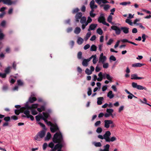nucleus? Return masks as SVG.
<instances>
[{"mask_svg": "<svg viewBox=\"0 0 151 151\" xmlns=\"http://www.w3.org/2000/svg\"><path fill=\"white\" fill-rule=\"evenodd\" d=\"M54 143H58L54 147V145L53 142H51L48 145L49 147L52 149L51 151H55L58 150L57 151H63L61 150V148L64 145L62 135L60 132H56L54 135L52 139Z\"/></svg>", "mask_w": 151, "mask_h": 151, "instance_id": "1", "label": "nucleus"}, {"mask_svg": "<svg viewBox=\"0 0 151 151\" xmlns=\"http://www.w3.org/2000/svg\"><path fill=\"white\" fill-rule=\"evenodd\" d=\"M111 135L109 131H107L104 135V139L105 141L108 142H113L116 140V138L114 137H112L110 138V137Z\"/></svg>", "mask_w": 151, "mask_h": 151, "instance_id": "2", "label": "nucleus"}, {"mask_svg": "<svg viewBox=\"0 0 151 151\" xmlns=\"http://www.w3.org/2000/svg\"><path fill=\"white\" fill-rule=\"evenodd\" d=\"M51 112V110L50 109H48L46 112H43L42 113L43 115H38L35 116L36 120L37 121H39L41 119H42L44 120L45 119H47L49 116V114L48 113H50Z\"/></svg>", "mask_w": 151, "mask_h": 151, "instance_id": "3", "label": "nucleus"}, {"mask_svg": "<svg viewBox=\"0 0 151 151\" xmlns=\"http://www.w3.org/2000/svg\"><path fill=\"white\" fill-rule=\"evenodd\" d=\"M46 119H45L44 121L48 125L51 126L50 129L52 132H54L58 130V127L56 124H52L50 122H48Z\"/></svg>", "mask_w": 151, "mask_h": 151, "instance_id": "4", "label": "nucleus"}, {"mask_svg": "<svg viewBox=\"0 0 151 151\" xmlns=\"http://www.w3.org/2000/svg\"><path fill=\"white\" fill-rule=\"evenodd\" d=\"M24 109H26L24 110L23 112L25 115H22V117H27V118H30L32 121H33L34 120V117L32 115L30 114V109L27 108L26 107V106H25Z\"/></svg>", "mask_w": 151, "mask_h": 151, "instance_id": "5", "label": "nucleus"}, {"mask_svg": "<svg viewBox=\"0 0 151 151\" xmlns=\"http://www.w3.org/2000/svg\"><path fill=\"white\" fill-rule=\"evenodd\" d=\"M133 88H136L138 90H147L146 88L139 85H138L137 83L133 82Z\"/></svg>", "mask_w": 151, "mask_h": 151, "instance_id": "6", "label": "nucleus"}, {"mask_svg": "<svg viewBox=\"0 0 151 151\" xmlns=\"http://www.w3.org/2000/svg\"><path fill=\"white\" fill-rule=\"evenodd\" d=\"M111 29L114 30L115 31V33L116 35H119L121 32V29L116 26H112L111 27Z\"/></svg>", "mask_w": 151, "mask_h": 151, "instance_id": "7", "label": "nucleus"}, {"mask_svg": "<svg viewBox=\"0 0 151 151\" xmlns=\"http://www.w3.org/2000/svg\"><path fill=\"white\" fill-rule=\"evenodd\" d=\"M104 127L107 128H109L110 127V124L112 123V121L111 120H106L104 121Z\"/></svg>", "mask_w": 151, "mask_h": 151, "instance_id": "8", "label": "nucleus"}, {"mask_svg": "<svg viewBox=\"0 0 151 151\" xmlns=\"http://www.w3.org/2000/svg\"><path fill=\"white\" fill-rule=\"evenodd\" d=\"M1 1L3 2L4 4H6L8 5H11L12 4H14L16 2L12 1L11 0H0V3Z\"/></svg>", "mask_w": 151, "mask_h": 151, "instance_id": "9", "label": "nucleus"}, {"mask_svg": "<svg viewBox=\"0 0 151 151\" xmlns=\"http://www.w3.org/2000/svg\"><path fill=\"white\" fill-rule=\"evenodd\" d=\"M82 13L79 12L77 13L75 15L76 21V22H78L80 19H81L82 17Z\"/></svg>", "mask_w": 151, "mask_h": 151, "instance_id": "10", "label": "nucleus"}, {"mask_svg": "<svg viewBox=\"0 0 151 151\" xmlns=\"http://www.w3.org/2000/svg\"><path fill=\"white\" fill-rule=\"evenodd\" d=\"M38 106V104H33L31 106H29L28 105H26V107L29 109H35L37 108Z\"/></svg>", "mask_w": 151, "mask_h": 151, "instance_id": "11", "label": "nucleus"}, {"mask_svg": "<svg viewBox=\"0 0 151 151\" xmlns=\"http://www.w3.org/2000/svg\"><path fill=\"white\" fill-rule=\"evenodd\" d=\"M132 18V15L131 14H129V17L126 20V22L130 25H132V22L130 19Z\"/></svg>", "mask_w": 151, "mask_h": 151, "instance_id": "12", "label": "nucleus"}, {"mask_svg": "<svg viewBox=\"0 0 151 151\" xmlns=\"http://www.w3.org/2000/svg\"><path fill=\"white\" fill-rule=\"evenodd\" d=\"M98 21L100 23H102L103 24V23L105 22V19L103 15V14H101L100 16L98 18Z\"/></svg>", "mask_w": 151, "mask_h": 151, "instance_id": "13", "label": "nucleus"}, {"mask_svg": "<svg viewBox=\"0 0 151 151\" xmlns=\"http://www.w3.org/2000/svg\"><path fill=\"white\" fill-rule=\"evenodd\" d=\"M97 26V24H91L89 26L88 31H90L91 30H94Z\"/></svg>", "mask_w": 151, "mask_h": 151, "instance_id": "14", "label": "nucleus"}, {"mask_svg": "<svg viewBox=\"0 0 151 151\" xmlns=\"http://www.w3.org/2000/svg\"><path fill=\"white\" fill-rule=\"evenodd\" d=\"M90 61V58L87 59H84L83 61L82 64L83 66L86 67L88 65V63Z\"/></svg>", "mask_w": 151, "mask_h": 151, "instance_id": "15", "label": "nucleus"}, {"mask_svg": "<svg viewBox=\"0 0 151 151\" xmlns=\"http://www.w3.org/2000/svg\"><path fill=\"white\" fill-rule=\"evenodd\" d=\"M96 2L98 3L100 6L101 5L102 3L103 4H106L109 3V2L107 1V0H95Z\"/></svg>", "mask_w": 151, "mask_h": 151, "instance_id": "16", "label": "nucleus"}, {"mask_svg": "<svg viewBox=\"0 0 151 151\" xmlns=\"http://www.w3.org/2000/svg\"><path fill=\"white\" fill-rule=\"evenodd\" d=\"M90 6L91 9H95L97 7V6L95 4V1L94 0H92L90 2Z\"/></svg>", "mask_w": 151, "mask_h": 151, "instance_id": "17", "label": "nucleus"}, {"mask_svg": "<svg viewBox=\"0 0 151 151\" xmlns=\"http://www.w3.org/2000/svg\"><path fill=\"white\" fill-rule=\"evenodd\" d=\"M89 58L90 59V61L92 58H93V62L94 64H96L98 61L96 56V55H92Z\"/></svg>", "mask_w": 151, "mask_h": 151, "instance_id": "18", "label": "nucleus"}, {"mask_svg": "<svg viewBox=\"0 0 151 151\" xmlns=\"http://www.w3.org/2000/svg\"><path fill=\"white\" fill-rule=\"evenodd\" d=\"M106 57H99V62L102 63H104L106 61Z\"/></svg>", "mask_w": 151, "mask_h": 151, "instance_id": "19", "label": "nucleus"}, {"mask_svg": "<svg viewBox=\"0 0 151 151\" xmlns=\"http://www.w3.org/2000/svg\"><path fill=\"white\" fill-rule=\"evenodd\" d=\"M81 31V29L79 27H77L75 28L74 32L75 34L78 35L80 33Z\"/></svg>", "mask_w": 151, "mask_h": 151, "instance_id": "20", "label": "nucleus"}, {"mask_svg": "<svg viewBox=\"0 0 151 151\" xmlns=\"http://www.w3.org/2000/svg\"><path fill=\"white\" fill-rule=\"evenodd\" d=\"M144 78L143 77H138L137 75L136 74H133V79L135 80H140L144 79Z\"/></svg>", "mask_w": 151, "mask_h": 151, "instance_id": "21", "label": "nucleus"}, {"mask_svg": "<svg viewBox=\"0 0 151 151\" xmlns=\"http://www.w3.org/2000/svg\"><path fill=\"white\" fill-rule=\"evenodd\" d=\"M145 64L141 63H137L133 64V67H141L142 66H144Z\"/></svg>", "mask_w": 151, "mask_h": 151, "instance_id": "22", "label": "nucleus"}, {"mask_svg": "<svg viewBox=\"0 0 151 151\" xmlns=\"http://www.w3.org/2000/svg\"><path fill=\"white\" fill-rule=\"evenodd\" d=\"M45 134V131L43 130L39 132L38 133L39 135V136L42 139L44 137Z\"/></svg>", "mask_w": 151, "mask_h": 151, "instance_id": "23", "label": "nucleus"}, {"mask_svg": "<svg viewBox=\"0 0 151 151\" xmlns=\"http://www.w3.org/2000/svg\"><path fill=\"white\" fill-rule=\"evenodd\" d=\"M121 29L125 34H127L129 32V28L126 27H121Z\"/></svg>", "mask_w": 151, "mask_h": 151, "instance_id": "24", "label": "nucleus"}, {"mask_svg": "<svg viewBox=\"0 0 151 151\" xmlns=\"http://www.w3.org/2000/svg\"><path fill=\"white\" fill-rule=\"evenodd\" d=\"M107 96L109 97L110 99H112L114 96V95L113 94L112 91H110L107 93Z\"/></svg>", "mask_w": 151, "mask_h": 151, "instance_id": "25", "label": "nucleus"}, {"mask_svg": "<svg viewBox=\"0 0 151 151\" xmlns=\"http://www.w3.org/2000/svg\"><path fill=\"white\" fill-rule=\"evenodd\" d=\"M104 100L103 97H99L97 98V104L98 105H100L102 104V101Z\"/></svg>", "mask_w": 151, "mask_h": 151, "instance_id": "26", "label": "nucleus"}, {"mask_svg": "<svg viewBox=\"0 0 151 151\" xmlns=\"http://www.w3.org/2000/svg\"><path fill=\"white\" fill-rule=\"evenodd\" d=\"M83 39L81 37H79L77 40V43L79 45H81L83 42Z\"/></svg>", "mask_w": 151, "mask_h": 151, "instance_id": "27", "label": "nucleus"}, {"mask_svg": "<svg viewBox=\"0 0 151 151\" xmlns=\"http://www.w3.org/2000/svg\"><path fill=\"white\" fill-rule=\"evenodd\" d=\"M91 32L89 31L86 35V37L84 38L85 41H86L89 38L91 35Z\"/></svg>", "mask_w": 151, "mask_h": 151, "instance_id": "28", "label": "nucleus"}, {"mask_svg": "<svg viewBox=\"0 0 151 151\" xmlns=\"http://www.w3.org/2000/svg\"><path fill=\"white\" fill-rule=\"evenodd\" d=\"M101 7L104 6V9L105 10L107 11L110 8V6L108 4L104 5L103 4L101 5L100 6Z\"/></svg>", "mask_w": 151, "mask_h": 151, "instance_id": "29", "label": "nucleus"}, {"mask_svg": "<svg viewBox=\"0 0 151 151\" xmlns=\"http://www.w3.org/2000/svg\"><path fill=\"white\" fill-rule=\"evenodd\" d=\"M86 21V18L85 17H83L80 20V22L82 24H84Z\"/></svg>", "mask_w": 151, "mask_h": 151, "instance_id": "30", "label": "nucleus"}, {"mask_svg": "<svg viewBox=\"0 0 151 151\" xmlns=\"http://www.w3.org/2000/svg\"><path fill=\"white\" fill-rule=\"evenodd\" d=\"M37 100L36 98L35 97H30L29 99V101L30 103H32Z\"/></svg>", "mask_w": 151, "mask_h": 151, "instance_id": "31", "label": "nucleus"}, {"mask_svg": "<svg viewBox=\"0 0 151 151\" xmlns=\"http://www.w3.org/2000/svg\"><path fill=\"white\" fill-rule=\"evenodd\" d=\"M45 109V106H42L40 108H37V111L39 112H41L42 111H44Z\"/></svg>", "mask_w": 151, "mask_h": 151, "instance_id": "32", "label": "nucleus"}, {"mask_svg": "<svg viewBox=\"0 0 151 151\" xmlns=\"http://www.w3.org/2000/svg\"><path fill=\"white\" fill-rule=\"evenodd\" d=\"M97 49V47L95 45H92L91 47L90 50L91 51H96Z\"/></svg>", "mask_w": 151, "mask_h": 151, "instance_id": "33", "label": "nucleus"}, {"mask_svg": "<svg viewBox=\"0 0 151 151\" xmlns=\"http://www.w3.org/2000/svg\"><path fill=\"white\" fill-rule=\"evenodd\" d=\"M51 134L50 132H48L46 137L45 138V141L48 140L51 137Z\"/></svg>", "mask_w": 151, "mask_h": 151, "instance_id": "34", "label": "nucleus"}, {"mask_svg": "<svg viewBox=\"0 0 151 151\" xmlns=\"http://www.w3.org/2000/svg\"><path fill=\"white\" fill-rule=\"evenodd\" d=\"M106 112L109 114L111 115L114 112L113 109H107L106 110Z\"/></svg>", "mask_w": 151, "mask_h": 151, "instance_id": "35", "label": "nucleus"}, {"mask_svg": "<svg viewBox=\"0 0 151 151\" xmlns=\"http://www.w3.org/2000/svg\"><path fill=\"white\" fill-rule=\"evenodd\" d=\"M112 16L111 15H109L108 17L107 21L110 23L113 24V22H112Z\"/></svg>", "mask_w": 151, "mask_h": 151, "instance_id": "36", "label": "nucleus"}, {"mask_svg": "<svg viewBox=\"0 0 151 151\" xmlns=\"http://www.w3.org/2000/svg\"><path fill=\"white\" fill-rule=\"evenodd\" d=\"M34 139L35 140L38 141H40L42 139V138L39 136V135L38 134L34 137Z\"/></svg>", "mask_w": 151, "mask_h": 151, "instance_id": "37", "label": "nucleus"}, {"mask_svg": "<svg viewBox=\"0 0 151 151\" xmlns=\"http://www.w3.org/2000/svg\"><path fill=\"white\" fill-rule=\"evenodd\" d=\"M96 32L97 33L100 35H102L103 33V31L100 28H98L96 30Z\"/></svg>", "mask_w": 151, "mask_h": 151, "instance_id": "38", "label": "nucleus"}, {"mask_svg": "<svg viewBox=\"0 0 151 151\" xmlns=\"http://www.w3.org/2000/svg\"><path fill=\"white\" fill-rule=\"evenodd\" d=\"M11 67L9 66L6 68L5 70V72L6 74L9 73L10 72V68Z\"/></svg>", "mask_w": 151, "mask_h": 151, "instance_id": "39", "label": "nucleus"}, {"mask_svg": "<svg viewBox=\"0 0 151 151\" xmlns=\"http://www.w3.org/2000/svg\"><path fill=\"white\" fill-rule=\"evenodd\" d=\"M82 53L81 52H79L77 54V58L78 59H82Z\"/></svg>", "mask_w": 151, "mask_h": 151, "instance_id": "40", "label": "nucleus"}, {"mask_svg": "<svg viewBox=\"0 0 151 151\" xmlns=\"http://www.w3.org/2000/svg\"><path fill=\"white\" fill-rule=\"evenodd\" d=\"M88 23H89L87 21H86L84 24L82 25V29H84L86 26L88 25Z\"/></svg>", "mask_w": 151, "mask_h": 151, "instance_id": "41", "label": "nucleus"}, {"mask_svg": "<svg viewBox=\"0 0 151 151\" xmlns=\"http://www.w3.org/2000/svg\"><path fill=\"white\" fill-rule=\"evenodd\" d=\"M110 145L108 144L104 146V149H105L106 151H109Z\"/></svg>", "mask_w": 151, "mask_h": 151, "instance_id": "42", "label": "nucleus"}, {"mask_svg": "<svg viewBox=\"0 0 151 151\" xmlns=\"http://www.w3.org/2000/svg\"><path fill=\"white\" fill-rule=\"evenodd\" d=\"M32 111V114L33 115H35L37 114V112L35 109H30Z\"/></svg>", "mask_w": 151, "mask_h": 151, "instance_id": "43", "label": "nucleus"}, {"mask_svg": "<svg viewBox=\"0 0 151 151\" xmlns=\"http://www.w3.org/2000/svg\"><path fill=\"white\" fill-rule=\"evenodd\" d=\"M96 132L98 133H100L102 131V129L101 127H98L96 129Z\"/></svg>", "mask_w": 151, "mask_h": 151, "instance_id": "44", "label": "nucleus"}, {"mask_svg": "<svg viewBox=\"0 0 151 151\" xmlns=\"http://www.w3.org/2000/svg\"><path fill=\"white\" fill-rule=\"evenodd\" d=\"M103 68H107L109 67V64L108 63L105 62L104 63H103Z\"/></svg>", "mask_w": 151, "mask_h": 151, "instance_id": "45", "label": "nucleus"}, {"mask_svg": "<svg viewBox=\"0 0 151 151\" xmlns=\"http://www.w3.org/2000/svg\"><path fill=\"white\" fill-rule=\"evenodd\" d=\"M131 4V2L129 1L128 2H124L122 3H121L120 4V5L125 6L127 4Z\"/></svg>", "mask_w": 151, "mask_h": 151, "instance_id": "46", "label": "nucleus"}, {"mask_svg": "<svg viewBox=\"0 0 151 151\" xmlns=\"http://www.w3.org/2000/svg\"><path fill=\"white\" fill-rule=\"evenodd\" d=\"M94 145L96 147H100L101 144L100 142H95L94 143Z\"/></svg>", "mask_w": 151, "mask_h": 151, "instance_id": "47", "label": "nucleus"}, {"mask_svg": "<svg viewBox=\"0 0 151 151\" xmlns=\"http://www.w3.org/2000/svg\"><path fill=\"white\" fill-rule=\"evenodd\" d=\"M147 37V36L145 34H143L142 35V41L143 42H144L145 41V40L146 39V37Z\"/></svg>", "mask_w": 151, "mask_h": 151, "instance_id": "48", "label": "nucleus"}, {"mask_svg": "<svg viewBox=\"0 0 151 151\" xmlns=\"http://www.w3.org/2000/svg\"><path fill=\"white\" fill-rule=\"evenodd\" d=\"M85 72L88 75H90L92 73V72L88 68H86L85 70Z\"/></svg>", "mask_w": 151, "mask_h": 151, "instance_id": "49", "label": "nucleus"}, {"mask_svg": "<svg viewBox=\"0 0 151 151\" xmlns=\"http://www.w3.org/2000/svg\"><path fill=\"white\" fill-rule=\"evenodd\" d=\"M143 100H144V101H142L141 100H140V101L143 104H146L147 105H148L149 106H151V105H150L149 104L147 103H146L147 100L145 98H144Z\"/></svg>", "mask_w": 151, "mask_h": 151, "instance_id": "50", "label": "nucleus"}, {"mask_svg": "<svg viewBox=\"0 0 151 151\" xmlns=\"http://www.w3.org/2000/svg\"><path fill=\"white\" fill-rule=\"evenodd\" d=\"M106 78L110 81H111L112 80V77H111L109 74H107L106 75Z\"/></svg>", "mask_w": 151, "mask_h": 151, "instance_id": "51", "label": "nucleus"}, {"mask_svg": "<svg viewBox=\"0 0 151 151\" xmlns=\"http://www.w3.org/2000/svg\"><path fill=\"white\" fill-rule=\"evenodd\" d=\"M79 11V9L78 8H77L76 9H73L72 12V13L75 14L77 13Z\"/></svg>", "mask_w": 151, "mask_h": 151, "instance_id": "52", "label": "nucleus"}, {"mask_svg": "<svg viewBox=\"0 0 151 151\" xmlns=\"http://www.w3.org/2000/svg\"><path fill=\"white\" fill-rule=\"evenodd\" d=\"M101 123L100 121H97L95 123L94 126L95 127H97L99 126L101 124Z\"/></svg>", "mask_w": 151, "mask_h": 151, "instance_id": "53", "label": "nucleus"}, {"mask_svg": "<svg viewBox=\"0 0 151 151\" xmlns=\"http://www.w3.org/2000/svg\"><path fill=\"white\" fill-rule=\"evenodd\" d=\"M17 84L19 86H22L23 84V82L21 80H18L17 81Z\"/></svg>", "mask_w": 151, "mask_h": 151, "instance_id": "54", "label": "nucleus"}, {"mask_svg": "<svg viewBox=\"0 0 151 151\" xmlns=\"http://www.w3.org/2000/svg\"><path fill=\"white\" fill-rule=\"evenodd\" d=\"M91 88H88V91L87 92L88 95V96H90L91 94Z\"/></svg>", "mask_w": 151, "mask_h": 151, "instance_id": "55", "label": "nucleus"}, {"mask_svg": "<svg viewBox=\"0 0 151 151\" xmlns=\"http://www.w3.org/2000/svg\"><path fill=\"white\" fill-rule=\"evenodd\" d=\"M10 120V118L9 116H7L4 117V120L6 122L9 121Z\"/></svg>", "mask_w": 151, "mask_h": 151, "instance_id": "56", "label": "nucleus"}, {"mask_svg": "<svg viewBox=\"0 0 151 151\" xmlns=\"http://www.w3.org/2000/svg\"><path fill=\"white\" fill-rule=\"evenodd\" d=\"M110 60H112L113 61H115L116 60V59L115 57H114L113 55H111L110 56Z\"/></svg>", "mask_w": 151, "mask_h": 151, "instance_id": "57", "label": "nucleus"}, {"mask_svg": "<svg viewBox=\"0 0 151 151\" xmlns=\"http://www.w3.org/2000/svg\"><path fill=\"white\" fill-rule=\"evenodd\" d=\"M121 41L123 42H128L131 44H132V42L129 41L128 40L126 39H123L121 40Z\"/></svg>", "mask_w": 151, "mask_h": 151, "instance_id": "58", "label": "nucleus"}, {"mask_svg": "<svg viewBox=\"0 0 151 151\" xmlns=\"http://www.w3.org/2000/svg\"><path fill=\"white\" fill-rule=\"evenodd\" d=\"M47 146V144L46 143H45L43 145V150H45L46 147Z\"/></svg>", "mask_w": 151, "mask_h": 151, "instance_id": "59", "label": "nucleus"}, {"mask_svg": "<svg viewBox=\"0 0 151 151\" xmlns=\"http://www.w3.org/2000/svg\"><path fill=\"white\" fill-rule=\"evenodd\" d=\"M5 35L2 32H0V40L3 39Z\"/></svg>", "mask_w": 151, "mask_h": 151, "instance_id": "60", "label": "nucleus"}, {"mask_svg": "<svg viewBox=\"0 0 151 151\" xmlns=\"http://www.w3.org/2000/svg\"><path fill=\"white\" fill-rule=\"evenodd\" d=\"M6 24V22L5 20H3L1 23V26L2 27H4Z\"/></svg>", "mask_w": 151, "mask_h": 151, "instance_id": "61", "label": "nucleus"}, {"mask_svg": "<svg viewBox=\"0 0 151 151\" xmlns=\"http://www.w3.org/2000/svg\"><path fill=\"white\" fill-rule=\"evenodd\" d=\"M73 30V29L71 27H70L68 28L67 29V32L68 33H69L71 32Z\"/></svg>", "mask_w": 151, "mask_h": 151, "instance_id": "62", "label": "nucleus"}, {"mask_svg": "<svg viewBox=\"0 0 151 151\" xmlns=\"http://www.w3.org/2000/svg\"><path fill=\"white\" fill-rule=\"evenodd\" d=\"M113 40L112 39H110L109 40L108 42L107 43V44L109 45H111L113 42Z\"/></svg>", "mask_w": 151, "mask_h": 151, "instance_id": "63", "label": "nucleus"}, {"mask_svg": "<svg viewBox=\"0 0 151 151\" xmlns=\"http://www.w3.org/2000/svg\"><path fill=\"white\" fill-rule=\"evenodd\" d=\"M96 39V36L95 35L92 36L90 39V40L91 41H93L95 40Z\"/></svg>", "mask_w": 151, "mask_h": 151, "instance_id": "64", "label": "nucleus"}]
</instances>
